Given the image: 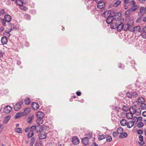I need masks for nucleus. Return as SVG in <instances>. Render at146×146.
<instances>
[{
  "label": "nucleus",
  "instance_id": "nucleus-1",
  "mask_svg": "<svg viewBox=\"0 0 146 146\" xmlns=\"http://www.w3.org/2000/svg\"><path fill=\"white\" fill-rule=\"evenodd\" d=\"M44 114L41 111L38 112L36 114V116L37 119L36 121L37 123L39 125L42 124L43 121V117L44 116Z\"/></svg>",
  "mask_w": 146,
  "mask_h": 146
},
{
  "label": "nucleus",
  "instance_id": "nucleus-2",
  "mask_svg": "<svg viewBox=\"0 0 146 146\" xmlns=\"http://www.w3.org/2000/svg\"><path fill=\"white\" fill-rule=\"evenodd\" d=\"M31 129H33V131L35 130L37 133L40 132L42 131L43 127L39 125L36 126L34 125H32L31 127Z\"/></svg>",
  "mask_w": 146,
  "mask_h": 146
},
{
  "label": "nucleus",
  "instance_id": "nucleus-3",
  "mask_svg": "<svg viewBox=\"0 0 146 146\" xmlns=\"http://www.w3.org/2000/svg\"><path fill=\"white\" fill-rule=\"evenodd\" d=\"M23 104V101L16 103L14 106V108L15 111L19 110L21 107V105Z\"/></svg>",
  "mask_w": 146,
  "mask_h": 146
},
{
  "label": "nucleus",
  "instance_id": "nucleus-4",
  "mask_svg": "<svg viewBox=\"0 0 146 146\" xmlns=\"http://www.w3.org/2000/svg\"><path fill=\"white\" fill-rule=\"evenodd\" d=\"M123 23L122 22L121 20L119 21V22H118L117 25V30L119 31H120L122 29L123 30Z\"/></svg>",
  "mask_w": 146,
  "mask_h": 146
},
{
  "label": "nucleus",
  "instance_id": "nucleus-5",
  "mask_svg": "<svg viewBox=\"0 0 146 146\" xmlns=\"http://www.w3.org/2000/svg\"><path fill=\"white\" fill-rule=\"evenodd\" d=\"M133 21L132 20H130L127 22V23L128 26H129V31H131L132 30V29L133 27Z\"/></svg>",
  "mask_w": 146,
  "mask_h": 146
},
{
  "label": "nucleus",
  "instance_id": "nucleus-6",
  "mask_svg": "<svg viewBox=\"0 0 146 146\" xmlns=\"http://www.w3.org/2000/svg\"><path fill=\"white\" fill-rule=\"evenodd\" d=\"M38 137L40 139H44L46 138V135L44 132L41 131L39 133Z\"/></svg>",
  "mask_w": 146,
  "mask_h": 146
},
{
  "label": "nucleus",
  "instance_id": "nucleus-7",
  "mask_svg": "<svg viewBox=\"0 0 146 146\" xmlns=\"http://www.w3.org/2000/svg\"><path fill=\"white\" fill-rule=\"evenodd\" d=\"M111 15H112L111 14L110 11L109 10L104 11L102 15V16L106 18L109 17Z\"/></svg>",
  "mask_w": 146,
  "mask_h": 146
},
{
  "label": "nucleus",
  "instance_id": "nucleus-8",
  "mask_svg": "<svg viewBox=\"0 0 146 146\" xmlns=\"http://www.w3.org/2000/svg\"><path fill=\"white\" fill-rule=\"evenodd\" d=\"M118 22H119V21H113V22H112V23L110 24V28L112 29H114L116 28H117Z\"/></svg>",
  "mask_w": 146,
  "mask_h": 146
},
{
  "label": "nucleus",
  "instance_id": "nucleus-9",
  "mask_svg": "<svg viewBox=\"0 0 146 146\" xmlns=\"http://www.w3.org/2000/svg\"><path fill=\"white\" fill-rule=\"evenodd\" d=\"M12 108L9 106H7L5 107L4 109V112L8 113H9L12 110Z\"/></svg>",
  "mask_w": 146,
  "mask_h": 146
},
{
  "label": "nucleus",
  "instance_id": "nucleus-10",
  "mask_svg": "<svg viewBox=\"0 0 146 146\" xmlns=\"http://www.w3.org/2000/svg\"><path fill=\"white\" fill-rule=\"evenodd\" d=\"M106 22L108 24H111L114 21L113 17L112 15L110 16L109 17L106 18Z\"/></svg>",
  "mask_w": 146,
  "mask_h": 146
},
{
  "label": "nucleus",
  "instance_id": "nucleus-11",
  "mask_svg": "<svg viewBox=\"0 0 146 146\" xmlns=\"http://www.w3.org/2000/svg\"><path fill=\"white\" fill-rule=\"evenodd\" d=\"M131 31L133 32H138L141 33L142 30L139 26H137L133 28Z\"/></svg>",
  "mask_w": 146,
  "mask_h": 146
},
{
  "label": "nucleus",
  "instance_id": "nucleus-12",
  "mask_svg": "<svg viewBox=\"0 0 146 146\" xmlns=\"http://www.w3.org/2000/svg\"><path fill=\"white\" fill-rule=\"evenodd\" d=\"M72 142L74 145H77L80 143V140L77 137L75 136L72 138Z\"/></svg>",
  "mask_w": 146,
  "mask_h": 146
},
{
  "label": "nucleus",
  "instance_id": "nucleus-13",
  "mask_svg": "<svg viewBox=\"0 0 146 146\" xmlns=\"http://www.w3.org/2000/svg\"><path fill=\"white\" fill-rule=\"evenodd\" d=\"M141 33L142 37L144 38H146V26L143 28Z\"/></svg>",
  "mask_w": 146,
  "mask_h": 146
},
{
  "label": "nucleus",
  "instance_id": "nucleus-14",
  "mask_svg": "<svg viewBox=\"0 0 146 146\" xmlns=\"http://www.w3.org/2000/svg\"><path fill=\"white\" fill-rule=\"evenodd\" d=\"M39 105L36 102H34L32 104V107L35 110H36L39 108Z\"/></svg>",
  "mask_w": 146,
  "mask_h": 146
},
{
  "label": "nucleus",
  "instance_id": "nucleus-15",
  "mask_svg": "<svg viewBox=\"0 0 146 146\" xmlns=\"http://www.w3.org/2000/svg\"><path fill=\"white\" fill-rule=\"evenodd\" d=\"M97 3H98L97 7L98 8L102 9L105 6V3L103 1Z\"/></svg>",
  "mask_w": 146,
  "mask_h": 146
},
{
  "label": "nucleus",
  "instance_id": "nucleus-16",
  "mask_svg": "<svg viewBox=\"0 0 146 146\" xmlns=\"http://www.w3.org/2000/svg\"><path fill=\"white\" fill-rule=\"evenodd\" d=\"M88 139L87 137H84L83 138L82 141L83 144L85 145H87L89 143Z\"/></svg>",
  "mask_w": 146,
  "mask_h": 146
},
{
  "label": "nucleus",
  "instance_id": "nucleus-17",
  "mask_svg": "<svg viewBox=\"0 0 146 146\" xmlns=\"http://www.w3.org/2000/svg\"><path fill=\"white\" fill-rule=\"evenodd\" d=\"M137 5H135L133 7H131L129 9V11L131 13L136 11L138 8Z\"/></svg>",
  "mask_w": 146,
  "mask_h": 146
},
{
  "label": "nucleus",
  "instance_id": "nucleus-18",
  "mask_svg": "<svg viewBox=\"0 0 146 146\" xmlns=\"http://www.w3.org/2000/svg\"><path fill=\"white\" fill-rule=\"evenodd\" d=\"M7 39V38L4 36L2 37L1 42L2 44H5L7 43L8 42Z\"/></svg>",
  "mask_w": 146,
  "mask_h": 146
},
{
  "label": "nucleus",
  "instance_id": "nucleus-19",
  "mask_svg": "<svg viewBox=\"0 0 146 146\" xmlns=\"http://www.w3.org/2000/svg\"><path fill=\"white\" fill-rule=\"evenodd\" d=\"M145 102V100L143 98L141 97L139 98L138 99V101H136L135 103L137 104H139V103H141V104Z\"/></svg>",
  "mask_w": 146,
  "mask_h": 146
},
{
  "label": "nucleus",
  "instance_id": "nucleus-20",
  "mask_svg": "<svg viewBox=\"0 0 146 146\" xmlns=\"http://www.w3.org/2000/svg\"><path fill=\"white\" fill-rule=\"evenodd\" d=\"M4 19L6 20V21L7 22H10L11 19V16L8 15H6L4 16Z\"/></svg>",
  "mask_w": 146,
  "mask_h": 146
},
{
  "label": "nucleus",
  "instance_id": "nucleus-21",
  "mask_svg": "<svg viewBox=\"0 0 146 146\" xmlns=\"http://www.w3.org/2000/svg\"><path fill=\"white\" fill-rule=\"evenodd\" d=\"M129 111L130 112L133 114H134L135 113H136L137 111L136 109L134 107L132 106L130 107Z\"/></svg>",
  "mask_w": 146,
  "mask_h": 146
},
{
  "label": "nucleus",
  "instance_id": "nucleus-22",
  "mask_svg": "<svg viewBox=\"0 0 146 146\" xmlns=\"http://www.w3.org/2000/svg\"><path fill=\"white\" fill-rule=\"evenodd\" d=\"M34 135L33 130V129H31L30 128V131L29 132L27 135V137L29 138H31Z\"/></svg>",
  "mask_w": 146,
  "mask_h": 146
},
{
  "label": "nucleus",
  "instance_id": "nucleus-23",
  "mask_svg": "<svg viewBox=\"0 0 146 146\" xmlns=\"http://www.w3.org/2000/svg\"><path fill=\"white\" fill-rule=\"evenodd\" d=\"M139 141H141V142H139V144L141 145L140 146H141V145L145 143L143 141V136L141 135H140L139 136Z\"/></svg>",
  "mask_w": 146,
  "mask_h": 146
},
{
  "label": "nucleus",
  "instance_id": "nucleus-24",
  "mask_svg": "<svg viewBox=\"0 0 146 146\" xmlns=\"http://www.w3.org/2000/svg\"><path fill=\"white\" fill-rule=\"evenodd\" d=\"M134 124V122L132 121H130L128 122L127 123V127L129 128H131L133 126Z\"/></svg>",
  "mask_w": 146,
  "mask_h": 146
},
{
  "label": "nucleus",
  "instance_id": "nucleus-25",
  "mask_svg": "<svg viewBox=\"0 0 146 146\" xmlns=\"http://www.w3.org/2000/svg\"><path fill=\"white\" fill-rule=\"evenodd\" d=\"M133 115L132 113L130 112H128L127 113L126 115V117L129 119H131L133 117Z\"/></svg>",
  "mask_w": 146,
  "mask_h": 146
},
{
  "label": "nucleus",
  "instance_id": "nucleus-26",
  "mask_svg": "<svg viewBox=\"0 0 146 146\" xmlns=\"http://www.w3.org/2000/svg\"><path fill=\"white\" fill-rule=\"evenodd\" d=\"M23 115V113L22 112H19L16 114L15 116V119H18L20 118Z\"/></svg>",
  "mask_w": 146,
  "mask_h": 146
},
{
  "label": "nucleus",
  "instance_id": "nucleus-27",
  "mask_svg": "<svg viewBox=\"0 0 146 146\" xmlns=\"http://www.w3.org/2000/svg\"><path fill=\"white\" fill-rule=\"evenodd\" d=\"M120 123L121 125L124 126L127 125V122L125 119H122L121 120Z\"/></svg>",
  "mask_w": 146,
  "mask_h": 146
},
{
  "label": "nucleus",
  "instance_id": "nucleus-28",
  "mask_svg": "<svg viewBox=\"0 0 146 146\" xmlns=\"http://www.w3.org/2000/svg\"><path fill=\"white\" fill-rule=\"evenodd\" d=\"M31 109L30 108H25L24 110V113L25 115H27L30 112Z\"/></svg>",
  "mask_w": 146,
  "mask_h": 146
},
{
  "label": "nucleus",
  "instance_id": "nucleus-29",
  "mask_svg": "<svg viewBox=\"0 0 146 146\" xmlns=\"http://www.w3.org/2000/svg\"><path fill=\"white\" fill-rule=\"evenodd\" d=\"M123 132V128L121 127H119L117 128V133L118 134H121Z\"/></svg>",
  "mask_w": 146,
  "mask_h": 146
},
{
  "label": "nucleus",
  "instance_id": "nucleus-30",
  "mask_svg": "<svg viewBox=\"0 0 146 146\" xmlns=\"http://www.w3.org/2000/svg\"><path fill=\"white\" fill-rule=\"evenodd\" d=\"M145 9L143 7H141L140 9V13L143 15L145 14Z\"/></svg>",
  "mask_w": 146,
  "mask_h": 146
},
{
  "label": "nucleus",
  "instance_id": "nucleus-31",
  "mask_svg": "<svg viewBox=\"0 0 146 146\" xmlns=\"http://www.w3.org/2000/svg\"><path fill=\"white\" fill-rule=\"evenodd\" d=\"M36 139L35 137H33L31 139L30 146H33Z\"/></svg>",
  "mask_w": 146,
  "mask_h": 146
},
{
  "label": "nucleus",
  "instance_id": "nucleus-32",
  "mask_svg": "<svg viewBox=\"0 0 146 146\" xmlns=\"http://www.w3.org/2000/svg\"><path fill=\"white\" fill-rule=\"evenodd\" d=\"M127 136V134L126 133H122L119 136V137L120 138H122L126 137Z\"/></svg>",
  "mask_w": 146,
  "mask_h": 146
},
{
  "label": "nucleus",
  "instance_id": "nucleus-33",
  "mask_svg": "<svg viewBox=\"0 0 146 146\" xmlns=\"http://www.w3.org/2000/svg\"><path fill=\"white\" fill-rule=\"evenodd\" d=\"M106 138V136L104 134H102V135H99L98 136V138L99 140H102Z\"/></svg>",
  "mask_w": 146,
  "mask_h": 146
},
{
  "label": "nucleus",
  "instance_id": "nucleus-34",
  "mask_svg": "<svg viewBox=\"0 0 146 146\" xmlns=\"http://www.w3.org/2000/svg\"><path fill=\"white\" fill-rule=\"evenodd\" d=\"M30 99L28 98H27L24 100V103L26 104L29 105L30 104Z\"/></svg>",
  "mask_w": 146,
  "mask_h": 146
},
{
  "label": "nucleus",
  "instance_id": "nucleus-35",
  "mask_svg": "<svg viewBox=\"0 0 146 146\" xmlns=\"http://www.w3.org/2000/svg\"><path fill=\"white\" fill-rule=\"evenodd\" d=\"M33 116H31L29 117L27 119V121L29 123H31L32 122V120L33 118Z\"/></svg>",
  "mask_w": 146,
  "mask_h": 146
},
{
  "label": "nucleus",
  "instance_id": "nucleus-36",
  "mask_svg": "<svg viewBox=\"0 0 146 146\" xmlns=\"http://www.w3.org/2000/svg\"><path fill=\"white\" fill-rule=\"evenodd\" d=\"M128 30H129V26H128L127 23L123 24V30L125 31H126Z\"/></svg>",
  "mask_w": 146,
  "mask_h": 146
},
{
  "label": "nucleus",
  "instance_id": "nucleus-37",
  "mask_svg": "<svg viewBox=\"0 0 146 146\" xmlns=\"http://www.w3.org/2000/svg\"><path fill=\"white\" fill-rule=\"evenodd\" d=\"M10 116L8 115L4 119V121L5 123H7L10 119Z\"/></svg>",
  "mask_w": 146,
  "mask_h": 146
},
{
  "label": "nucleus",
  "instance_id": "nucleus-38",
  "mask_svg": "<svg viewBox=\"0 0 146 146\" xmlns=\"http://www.w3.org/2000/svg\"><path fill=\"white\" fill-rule=\"evenodd\" d=\"M141 109L143 110H146V104L144 103L141 104L140 106Z\"/></svg>",
  "mask_w": 146,
  "mask_h": 146
},
{
  "label": "nucleus",
  "instance_id": "nucleus-39",
  "mask_svg": "<svg viewBox=\"0 0 146 146\" xmlns=\"http://www.w3.org/2000/svg\"><path fill=\"white\" fill-rule=\"evenodd\" d=\"M121 2L120 1L118 0L116 1L115 3L113 4V5L114 7H117L121 4Z\"/></svg>",
  "mask_w": 146,
  "mask_h": 146
},
{
  "label": "nucleus",
  "instance_id": "nucleus-40",
  "mask_svg": "<svg viewBox=\"0 0 146 146\" xmlns=\"http://www.w3.org/2000/svg\"><path fill=\"white\" fill-rule=\"evenodd\" d=\"M16 3L18 5L20 6L23 5V1L21 0H16Z\"/></svg>",
  "mask_w": 146,
  "mask_h": 146
},
{
  "label": "nucleus",
  "instance_id": "nucleus-41",
  "mask_svg": "<svg viewBox=\"0 0 146 146\" xmlns=\"http://www.w3.org/2000/svg\"><path fill=\"white\" fill-rule=\"evenodd\" d=\"M113 17V19L114 21H120L121 20L120 19H121V18H120L119 17H118L116 16V15H115Z\"/></svg>",
  "mask_w": 146,
  "mask_h": 146
},
{
  "label": "nucleus",
  "instance_id": "nucleus-42",
  "mask_svg": "<svg viewBox=\"0 0 146 146\" xmlns=\"http://www.w3.org/2000/svg\"><path fill=\"white\" fill-rule=\"evenodd\" d=\"M122 110L125 111H127L128 110V108L124 105L122 106Z\"/></svg>",
  "mask_w": 146,
  "mask_h": 146
},
{
  "label": "nucleus",
  "instance_id": "nucleus-43",
  "mask_svg": "<svg viewBox=\"0 0 146 146\" xmlns=\"http://www.w3.org/2000/svg\"><path fill=\"white\" fill-rule=\"evenodd\" d=\"M15 130L17 133H22V129L21 128H15Z\"/></svg>",
  "mask_w": 146,
  "mask_h": 146
},
{
  "label": "nucleus",
  "instance_id": "nucleus-44",
  "mask_svg": "<svg viewBox=\"0 0 146 146\" xmlns=\"http://www.w3.org/2000/svg\"><path fill=\"white\" fill-rule=\"evenodd\" d=\"M4 36L8 38L10 36L11 34L8 32H5L3 33Z\"/></svg>",
  "mask_w": 146,
  "mask_h": 146
},
{
  "label": "nucleus",
  "instance_id": "nucleus-45",
  "mask_svg": "<svg viewBox=\"0 0 146 146\" xmlns=\"http://www.w3.org/2000/svg\"><path fill=\"white\" fill-rule=\"evenodd\" d=\"M143 125V123L141 122H139L137 124V126L139 128L141 127Z\"/></svg>",
  "mask_w": 146,
  "mask_h": 146
},
{
  "label": "nucleus",
  "instance_id": "nucleus-46",
  "mask_svg": "<svg viewBox=\"0 0 146 146\" xmlns=\"http://www.w3.org/2000/svg\"><path fill=\"white\" fill-rule=\"evenodd\" d=\"M112 140L111 137L109 135H108L106 137V141L108 142H109L111 141Z\"/></svg>",
  "mask_w": 146,
  "mask_h": 146
},
{
  "label": "nucleus",
  "instance_id": "nucleus-47",
  "mask_svg": "<svg viewBox=\"0 0 146 146\" xmlns=\"http://www.w3.org/2000/svg\"><path fill=\"white\" fill-rule=\"evenodd\" d=\"M86 136L85 137H87L89 139H90L92 136V133H89L86 134Z\"/></svg>",
  "mask_w": 146,
  "mask_h": 146
},
{
  "label": "nucleus",
  "instance_id": "nucleus-48",
  "mask_svg": "<svg viewBox=\"0 0 146 146\" xmlns=\"http://www.w3.org/2000/svg\"><path fill=\"white\" fill-rule=\"evenodd\" d=\"M133 121L134 123H136L138 121V120L137 117L135 116L133 117V121Z\"/></svg>",
  "mask_w": 146,
  "mask_h": 146
},
{
  "label": "nucleus",
  "instance_id": "nucleus-49",
  "mask_svg": "<svg viewBox=\"0 0 146 146\" xmlns=\"http://www.w3.org/2000/svg\"><path fill=\"white\" fill-rule=\"evenodd\" d=\"M20 8L23 10V11H26L27 9V8L25 6H23V5H21V6H20Z\"/></svg>",
  "mask_w": 146,
  "mask_h": 146
},
{
  "label": "nucleus",
  "instance_id": "nucleus-50",
  "mask_svg": "<svg viewBox=\"0 0 146 146\" xmlns=\"http://www.w3.org/2000/svg\"><path fill=\"white\" fill-rule=\"evenodd\" d=\"M24 17L25 18L28 20H29L31 19L30 16L27 14H25Z\"/></svg>",
  "mask_w": 146,
  "mask_h": 146
},
{
  "label": "nucleus",
  "instance_id": "nucleus-51",
  "mask_svg": "<svg viewBox=\"0 0 146 146\" xmlns=\"http://www.w3.org/2000/svg\"><path fill=\"white\" fill-rule=\"evenodd\" d=\"M126 96L127 97L129 98H131L132 97V95L129 92H127L126 93Z\"/></svg>",
  "mask_w": 146,
  "mask_h": 146
},
{
  "label": "nucleus",
  "instance_id": "nucleus-52",
  "mask_svg": "<svg viewBox=\"0 0 146 146\" xmlns=\"http://www.w3.org/2000/svg\"><path fill=\"white\" fill-rule=\"evenodd\" d=\"M137 111L136 113L138 114H139L140 115L141 113V111L140 110V109L139 108L137 109L136 110Z\"/></svg>",
  "mask_w": 146,
  "mask_h": 146
},
{
  "label": "nucleus",
  "instance_id": "nucleus-53",
  "mask_svg": "<svg viewBox=\"0 0 146 146\" xmlns=\"http://www.w3.org/2000/svg\"><path fill=\"white\" fill-rule=\"evenodd\" d=\"M2 24L4 26L5 25L6 22V20L4 19H2Z\"/></svg>",
  "mask_w": 146,
  "mask_h": 146
},
{
  "label": "nucleus",
  "instance_id": "nucleus-54",
  "mask_svg": "<svg viewBox=\"0 0 146 146\" xmlns=\"http://www.w3.org/2000/svg\"><path fill=\"white\" fill-rule=\"evenodd\" d=\"M115 15H116V16L117 17H119L120 18H121V14L120 13H119V12L117 13H116L115 14Z\"/></svg>",
  "mask_w": 146,
  "mask_h": 146
},
{
  "label": "nucleus",
  "instance_id": "nucleus-55",
  "mask_svg": "<svg viewBox=\"0 0 146 146\" xmlns=\"http://www.w3.org/2000/svg\"><path fill=\"white\" fill-rule=\"evenodd\" d=\"M137 133L139 135H141L143 133V131L141 130H139L137 131Z\"/></svg>",
  "mask_w": 146,
  "mask_h": 146
},
{
  "label": "nucleus",
  "instance_id": "nucleus-56",
  "mask_svg": "<svg viewBox=\"0 0 146 146\" xmlns=\"http://www.w3.org/2000/svg\"><path fill=\"white\" fill-rule=\"evenodd\" d=\"M3 128V125L0 124V133H1L2 130Z\"/></svg>",
  "mask_w": 146,
  "mask_h": 146
},
{
  "label": "nucleus",
  "instance_id": "nucleus-57",
  "mask_svg": "<svg viewBox=\"0 0 146 146\" xmlns=\"http://www.w3.org/2000/svg\"><path fill=\"white\" fill-rule=\"evenodd\" d=\"M133 96L136 97L138 95L137 93L136 92H134L133 93Z\"/></svg>",
  "mask_w": 146,
  "mask_h": 146
},
{
  "label": "nucleus",
  "instance_id": "nucleus-58",
  "mask_svg": "<svg viewBox=\"0 0 146 146\" xmlns=\"http://www.w3.org/2000/svg\"><path fill=\"white\" fill-rule=\"evenodd\" d=\"M29 130L30 131V127L29 128V127H28L26 128L25 129V132H27L29 131Z\"/></svg>",
  "mask_w": 146,
  "mask_h": 146
},
{
  "label": "nucleus",
  "instance_id": "nucleus-59",
  "mask_svg": "<svg viewBox=\"0 0 146 146\" xmlns=\"http://www.w3.org/2000/svg\"><path fill=\"white\" fill-rule=\"evenodd\" d=\"M17 27H15V26H14V25H13V26L12 27H11V29L10 30L9 29V31H11L12 30V28H13V29H17Z\"/></svg>",
  "mask_w": 146,
  "mask_h": 146
},
{
  "label": "nucleus",
  "instance_id": "nucleus-60",
  "mask_svg": "<svg viewBox=\"0 0 146 146\" xmlns=\"http://www.w3.org/2000/svg\"><path fill=\"white\" fill-rule=\"evenodd\" d=\"M131 12H130V11H129V9L125 12V14L126 15H128L129 13H131Z\"/></svg>",
  "mask_w": 146,
  "mask_h": 146
},
{
  "label": "nucleus",
  "instance_id": "nucleus-61",
  "mask_svg": "<svg viewBox=\"0 0 146 146\" xmlns=\"http://www.w3.org/2000/svg\"><path fill=\"white\" fill-rule=\"evenodd\" d=\"M142 115L144 117H146V111H144L143 112Z\"/></svg>",
  "mask_w": 146,
  "mask_h": 146
},
{
  "label": "nucleus",
  "instance_id": "nucleus-62",
  "mask_svg": "<svg viewBox=\"0 0 146 146\" xmlns=\"http://www.w3.org/2000/svg\"><path fill=\"white\" fill-rule=\"evenodd\" d=\"M129 0H124V3L126 4H128L129 2Z\"/></svg>",
  "mask_w": 146,
  "mask_h": 146
},
{
  "label": "nucleus",
  "instance_id": "nucleus-63",
  "mask_svg": "<svg viewBox=\"0 0 146 146\" xmlns=\"http://www.w3.org/2000/svg\"><path fill=\"white\" fill-rule=\"evenodd\" d=\"M137 119L138 120H139L140 121H141L142 120V118L141 117H139L138 118H137Z\"/></svg>",
  "mask_w": 146,
  "mask_h": 146
},
{
  "label": "nucleus",
  "instance_id": "nucleus-64",
  "mask_svg": "<svg viewBox=\"0 0 146 146\" xmlns=\"http://www.w3.org/2000/svg\"><path fill=\"white\" fill-rule=\"evenodd\" d=\"M113 135L114 137H115L117 136V133L115 132H114L113 133Z\"/></svg>",
  "mask_w": 146,
  "mask_h": 146
}]
</instances>
